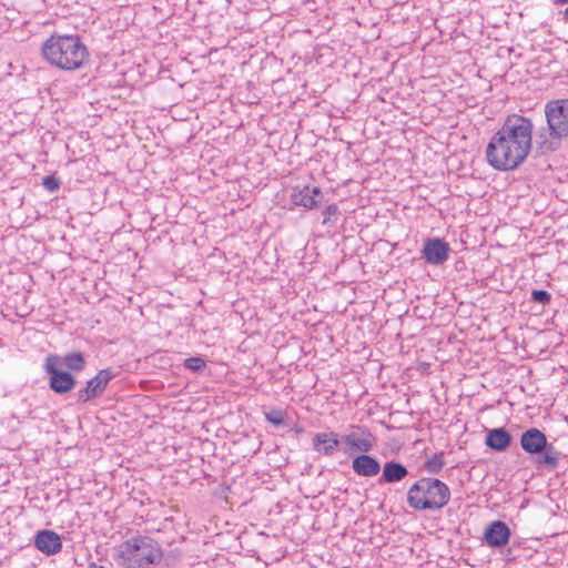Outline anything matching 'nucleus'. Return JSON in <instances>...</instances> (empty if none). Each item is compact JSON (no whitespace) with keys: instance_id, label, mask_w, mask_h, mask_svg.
Instances as JSON below:
<instances>
[{"instance_id":"obj_22","label":"nucleus","mask_w":568,"mask_h":568,"mask_svg":"<svg viewBox=\"0 0 568 568\" xmlns=\"http://www.w3.org/2000/svg\"><path fill=\"white\" fill-rule=\"evenodd\" d=\"M531 301H534L535 303L546 305L550 303L551 295L545 290H534L531 292Z\"/></svg>"},{"instance_id":"obj_15","label":"nucleus","mask_w":568,"mask_h":568,"mask_svg":"<svg viewBox=\"0 0 568 568\" xmlns=\"http://www.w3.org/2000/svg\"><path fill=\"white\" fill-rule=\"evenodd\" d=\"M513 436L504 427L493 428L487 432L485 444L494 452H505L511 444Z\"/></svg>"},{"instance_id":"obj_23","label":"nucleus","mask_w":568,"mask_h":568,"mask_svg":"<svg viewBox=\"0 0 568 568\" xmlns=\"http://www.w3.org/2000/svg\"><path fill=\"white\" fill-rule=\"evenodd\" d=\"M42 185L50 192H54L60 187V181L54 175L43 178Z\"/></svg>"},{"instance_id":"obj_25","label":"nucleus","mask_w":568,"mask_h":568,"mask_svg":"<svg viewBox=\"0 0 568 568\" xmlns=\"http://www.w3.org/2000/svg\"><path fill=\"white\" fill-rule=\"evenodd\" d=\"M556 6H565L568 4V0H551Z\"/></svg>"},{"instance_id":"obj_1","label":"nucleus","mask_w":568,"mask_h":568,"mask_svg":"<svg viewBox=\"0 0 568 568\" xmlns=\"http://www.w3.org/2000/svg\"><path fill=\"white\" fill-rule=\"evenodd\" d=\"M531 119L508 114L486 146L488 164L498 171H513L528 158L532 148Z\"/></svg>"},{"instance_id":"obj_16","label":"nucleus","mask_w":568,"mask_h":568,"mask_svg":"<svg viewBox=\"0 0 568 568\" xmlns=\"http://www.w3.org/2000/svg\"><path fill=\"white\" fill-rule=\"evenodd\" d=\"M382 469V476L378 479V484H395L399 483L407 477L408 469L405 465L390 460L386 462Z\"/></svg>"},{"instance_id":"obj_5","label":"nucleus","mask_w":568,"mask_h":568,"mask_svg":"<svg viewBox=\"0 0 568 568\" xmlns=\"http://www.w3.org/2000/svg\"><path fill=\"white\" fill-rule=\"evenodd\" d=\"M549 139L540 134L538 144L542 152L555 151L560 140L568 138V99L551 100L545 105Z\"/></svg>"},{"instance_id":"obj_13","label":"nucleus","mask_w":568,"mask_h":568,"mask_svg":"<svg viewBox=\"0 0 568 568\" xmlns=\"http://www.w3.org/2000/svg\"><path fill=\"white\" fill-rule=\"evenodd\" d=\"M36 547L43 554L51 556L61 551L62 541L60 536L53 530H41L34 538Z\"/></svg>"},{"instance_id":"obj_26","label":"nucleus","mask_w":568,"mask_h":568,"mask_svg":"<svg viewBox=\"0 0 568 568\" xmlns=\"http://www.w3.org/2000/svg\"><path fill=\"white\" fill-rule=\"evenodd\" d=\"M89 568H105L102 565H98L97 562H90Z\"/></svg>"},{"instance_id":"obj_17","label":"nucleus","mask_w":568,"mask_h":568,"mask_svg":"<svg viewBox=\"0 0 568 568\" xmlns=\"http://www.w3.org/2000/svg\"><path fill=\"white\" fill-rule=\"evenodd\" d=\"M320 194L321 190L318 187L305 186L303 190L298 192V194L294 195L293 202L296 205L304 206L305 209H313L320 202V199H317Z\"/></svg>"},{"instance_id":"obj_3","label":"nucleus","mask_w":568,"mask_h":568,"mask_svg":"<svg viewBox=\"0 0 568 568\" xmlns=\"http://www.w3.org/2000/svg\"><path fill=\"white\" fill-rule=\"evenodd\" d=\"M450 488L435 477H420L407 490V505L416 511H437L450 500Z\"/></svg>"},{"instance_id":"obj_7","label":"nucleus","mask_w":568,"mask_h":568,"mask_svg":"<svg viewBox=\"0 0 568 568\" xmlns=\"http://www.w3.org/2000/svg\"><path fill=\"white\" fill-rule=\"evenodd\" d=\"M60 357L58 355H49L45 358L44 371L50 376L49 386L57 394H65L71 392L77 384L75 377L65 371H61Z\"/></svg>"},{"instance_id":"obj_8","label":"nucleus","mask_w":568,"mask_h":568,"mask_svg":"<svg viewBox=\"0 0 568 568\" xmlns=\"http://www.w3.org/2000/svg\"><path fill=\"white\" fill-rule=\"evenodd\" d=\"M114 376L115 374L110 368L99 371L94 377L87 382L85 387L78 390L77 403L85 404L94 398L102 396L110 381Z\"/></svg>"},{"instance_id":"obj_18","label":"nucleus","mask_w":568,"mask_h":568,"mask_svg":"<svg viewBox=\"0 0 568 568\" xmlns=\"http://www.w3.org/2000/svg\"><path fill=\"white\" fill-rule=\"evenodd\" d=\"M85 359L81 352L67 353L62 358L60 357V365H64L70 371L81 372L85 367Z\"/></svg>"},{"instance_id":"obj_4","label":"nucleus","mask_w":568,"mask_h":568,"mask_svg":"<svg viewBox=\"0 0 568 568\" xmlns=\"http://www.w3.org/2000/svg\"><path fill=\"white\" fill-rule=\"evenodd\" d=\"M162 557L160 545L149 536L132 537L116 549V560L125 568H150L160 564Z\"/></svg>"},{"instance_id":"obj_14","label":"nucleus","mask_w":568,"mask_h":568,"mask_svg":"<svg viewBox=\"0 0 568 568\" xmlns=\"http://www.w3.org/2000/svg\"><path fill=\"white\" fill-rule=\"evenodd\" d=\"M381 468L379 462L367 453L359 454L352 460L353 471L361 477H374L379 474Z\"/></svg>"},{"instance_id":"obj_6","label":"nucleus","mask_w":568,"mask_h":568,"mask_svg":"<svg viewBox=\"0 0 568 568\" xmlns=\"http://www.w3.org/2000/svg\"><path fill=\"white\" fill-rule=\"evenodd\" d=\"M521 449L532 456H537L538 468L554 469L559 465L561 453L547 442L546 435L538 428L526 429L520 436Z\"/></svg>"},{"instance_id":"obj_24","label":"nucleus","mask_w":568,"mask_h":568,"mask_svg":"<svg viewBox=\"0 0 568 568\" xmlns=\"http://www.w3.org/2000/svg\"><path fill=\"white\" fill-rule=\"evenodd\" d=\"M338 212V207L336 204H329L325 207L323 214H324V219H323V224L326 225V224H329L331 223V216L333 215H336Z\"/></svg>"},{"instance_id":"obj_10","label":"nucleus","mask_w":568,"mask_h":568,"mask_svg":"<svg viewBox=\"0 0 568 568\" xmlns=\"http://www.w3.org/2000/svg\"><path fill=\"white\" fill-rule=\"evenodd\" d=\"M342 443L346 445L344 452L353 456L355 452L366 454L373 450L375 446V438L368 430H362V436H358L355 432H352L342 437Z\"/></svg>"},{"instance_id":"obj_11","label":"nucleus","mask_w":568,"mask_h":568,"mask_svg":"<svg viewBox=\"0 0 568 568\" xmlns=\"http://www.w3.org/2000/svg\"><path fill=\"white\" fill-rule=\"evenodd\" d=\"M510 538V529L501 520L490 523L484 532L486 544L491 548H501L506 546Z\"/></svg>"},{"instance_id":"obj_2","label":"nucleus","mask_w":568,"mask_h":568,"mask_svg":"<svg viewBox=\"0 0 568 568\" xmlns=\"http://www.w3.org/2000/svg\"><path fill=\"white\" fill-rule=\"evenodd\" d=\"M41 51L50 65L64 71L78 70L89 60L88 48L79 36L54 33L44 41Z\"/></svg>"},{"instance_id":"obj_9","label":"nucleus","mask_w":568,"mask_h":568,"mask_svg":"<svg viewBox=\"0 0 568 568\" xmlns=\"http://www.w3.org/2000/svg\"><path fill=\"white\" fill-rule=\"evenodd\" d=\"M422 257L430 265H442L449 258L450 247L439 237L427 239L420 251Z\"/></svg>"},{"instance_id":"obj_20","label":"nucleus","mask_w":568,"mask_h":568,"mask_svg":"<svg viewBox=\"0 0 568 568\" xmlns=\"http://www.w3.org/2000/svg\"><path fill=\"white\" fill-rule=\"evenodd\" d=\"M264 416L268 423L278 427L285 423L286 413L280 408H271L264 413Z\"/></svg>"},{"instance_id":"obj_12","label":"nucleus","mask_w":568,"mask_h":568,"mask_svg":"<svg viewBox=\"0 0 568 568\" xmlns=\"http://www.w3.org/2000/svg\"><path fill=\"white\" fill-rule=\"evenodd\" d=\"M312 444L314 450L324 456H333L339 449L342 439H338L335 432H322L314 435Z\"/></svg>"},{"instance_id":"obj_21","label":"nucleus","mask_w":568,"mask_h":568,"mask_svg":"<svg viewBox=\"0 0 568 568\" xmlns=\"http://www.w3.org/2000/svg\"><path fill=\"white\" fill-rule=\"evenodd\" d=\"M184 367L192 372H201L205 368L206 363L201 357H189L184 361Z\"/></svg>"},{"instance_id":"obj_19","label":"nucleus","mask_w":568,"mask_h":568,"mask_svg":"<svg viewBox=\"0 0 568 568\" xmlns=\"http://www.w3.org/2000/svg\"><path fill=\"white\" fill-rule=\"evenodd\" d=\"M444 456V452L435 453L432 456H427L423 464L424 469L432 475L439 474L446 465Z\"/></svg>"}]
</instances>
